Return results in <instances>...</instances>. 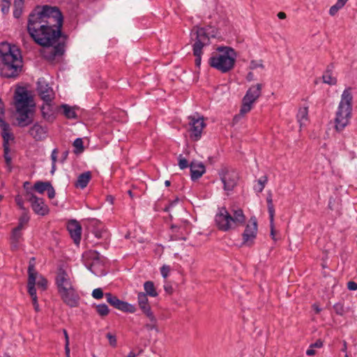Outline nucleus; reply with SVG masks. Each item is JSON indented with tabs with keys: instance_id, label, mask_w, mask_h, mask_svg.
I'll list each match as a JSON object with an SVG mask.
<instances>
[{
	"instance_id": "nucleus-1",
	"label": "nucleus",
	"mask_w": 357,
	"mask_h": 357,
	"mask_svg": "<svg viewBox=\"0 0 357 357\" xmlns=\"http://www.w3.org/2000/svg\"><path fill=\"white\" fill-rule=\"evenodd\" d=\"M63 15L57 7L47 5L37 6L29 15L27 31L34 41L46 48L43 56L53 60L64 52V43L57 40L61 38Z\"/></svg>"
},
{
	"instance_id": "nucleus-2",
	"label": "nucleus",
	"mask_w": 357,
	"mask_h": 357,
	"mask_svg": "<svg viewBox=\"0 0 357 357\" xmlns=\"http://www.w3.org/2000/svg\"><path fill=\"white\" fill-rule=\"evenodd\" d=\"M22 57L15 45L3 42L0 44V75L6 78L17 77L22 70Z\"/></svg>"
},
{
	"instance_id": "nucleus-3",
	"label": "nucleus",
	"mask_w": 357,
	"mask_h": 357,
	"mask_svg": "<svg viewBox=\"0 0 357 357\" xmlns=\"http://www.w3.org/2000/svg\"><path fill=\"white\" fill-rule=\"evenodd\" d=\"M245 220L243 211L234 206L230 208L229 211L225 207L219 208L215 217L216 226L223 231L243 225Z\"/></svg>"
},
{
	"instance_id": "nucleus-4",
	"label": "nucleus",
	"mask_w": 357,
	"mask_h": 357,
	"mask_svg": "<svg viewBox=\"0 0 357 357\" xmlns=\"http://www.w3.org/2000/svg\"><path fill=\"white\" fill-rule=\"evenodd\" d=\"M15 106L18 116L17 118L18 124L24 127L33 121V105L31 104V100L27 91L23 88H19L15 93Z\"/></svg>"
},
{
	"instance_id": "nucleus-5",
	"label": "nucleus",
	"mask_w": 357,
	"mask_h": 357,
	"mask_svg": "<svg viewBox=\"0 0 357 357\" xmlns=\"http://www.w3.org/2000/svg\"><path fill=\"white\" fill-rule=\"evenodd\" d=\"M351 91V88H347L343 91L335 114L334 128L337 132H342L347 126L351 118L353 96Z\"/></svg>"
},
{
	"instance_id": "nucleus-6",
	"label": "nucleus",
	"mask_w": 357,
	"mask_h": 357,
	"mask_svg": "<svg viewBox=\"0 0 357 357\" xmlns=\"http://www.w3.org/2000/svg\"><path fill=\"white\" fill-rule=\"evenodd\" d=\"M217 50L218 53L213 54L208 60L210 66L222 73L231 70L236 59L235 50L229 47H219Z\"/></svg>"
},
{
	"instance_id": "nucleus-7",
	"label": "nucleus",
	"mask_w": 357,
	"mask_h": 357,
	"mask_svg": "<svg viewBox=\"0 0 357 357\" xmlns=\"http://www.w3.org/2000/svg\"><path fill=\"white\" fill-rule=\"evenodd\" d=\"M191 37L193 44V54L195 58V65L199 67L201 65L202 49L209 45L210 38L204 28L195 26L191 31Z\"/></svg>"
},
{
	"instance_id": "nucleus-8",
	"label": "nucleus",
	"mask_w": 357,
	"mask_h": 357,
	"mask_svg": "<svg viewBox=\"0 0 357 357\" xmlns=\"http://www.w3.org/2000/svg\"><path fill=\"white\" fill-rule=\"evenodd\" d=\"M261 84L252 85L248 89L242 100L241 114L244 115L252 109L253 104L261 96Z\"/></svg>"
},
{
	"instance_id": "nucleus-9",
	"label": "nucleus",
	"mask_w": 357,
	"mask_h": 357,
	"mask_svg": "<svg viewBox=\"0 0 357 357\" xmlns=\"http://www.w3.org/2000/svg\"><path fill=\"white\" fill-rule=\"evenodd\" d=\"M220 180L223 184V189L229 195L237 185L239 176L238 173L231 169L223 168L219 172Z\"/></svg>"
},
{
	"instance_id": "nucleus-10",
	"label": "nucleus",
	"mask_w": 357,
	"mask_h": 357,
	"mask_svg": "<svg viewBox=\"0 0 357 357\" xmlns=\"http://www.w3.org/2000/svg\"><path fill=\"white\" fill-rule=\"evenodd\" d=\"M84 258L88 268L96 275L103 274L102 268L98 269V266H102L105 262V258L94 250H89L84 254Z\"/></svg>"
},
{
	"instance_id": "nucleus-11",
	"label": "nucleus",
	"mask_w": 357,
	"mask_h": 357,
	"mask_svg": "<svg viewBox=\"0 0 357 357\" xmlns=\"http://www.w3.org/2000/svg\"><path fill=\"white\" fill-rule=\"evenodd\" d=\"M257 233V218L251 217L248 222L245 229L242 234L243 244L250 246L253 244Z\"/></svg>"
},
{
	"instance_id": "nucleus-12",
	"label": "nucleus",
	"mask_w": 357,
	"mask_h": 357,
	"mask_svg": "<svg viewBox=\"0 0 357 357\" xmlns=\"http://www.w3.org/2000/svg\"><path fill=\"white\" fill-rule=\"evenodd\" d=\"M26 199L31 203L33 211L39 215H45L49 212L48 206L43 199L36 197L33 193L27 192Z\"/></svg>"
},
{
	"instance_id": "nucleus-13",
	"label": "nucleus",
	"mask_w": 357,
	"mask_h": 357,
	"mask_svg": "<svg viewBox=\"0 0 357 357\" xmlns=\"http://www.w3.org/2000/svg\"><path fill=\"white\" fill-rule=\"evenodd\" d=\"M190 126V137L195 140L197 141L199 139L202 135L203 128L205 127L204 119L199 116H190L188 117Z\"/></svg>"
},
{
	"instance_id": "nucleus-14",
	"label": "nucleus",
	"mask_w": 357,
	"mask_h": 357,
	"mask_svg": "<svg viewBox=\"0 0 357 357\" xmlns=\"http://www.w3.org/2000/svg\"><path fill=\"white\" fill-rule=\"evenodd\" d=\"M107 301L114 307L123 312L133 313L136 311V307L125 301L119 300L116 296L110 293L105 294Z\"/></svg>"
},
{
	"instance_id": "nucleus-15",
	"label": "nucleus",
	"mask_w": 357,
	"mask_h": 357,
	"mask_svg": "<svg viewBox=\"0 0 357 357\" xmlns=\"http://www.w3.org/2000/svg\"><path fill=\"white\" fill-rule=\"evenodd\" d=\"M63 302L70 307H77L79 301V296L75 288L63 290L59 292Z\"/></svg>"
},
{
	"instance_id": "nucleus-16",
	"label": "nucleus",
	"mask_w": 357,
	"mask_h": 357,
	"mask_svg": "<svg viewBox=\"0 0 357 357\" xmlns=\"http://www.w3.org/2000/svg\"><path fill=\"white\" fill-rule=\"evenodd\" d=\"M56 284L57 286L58 292L75 288L70 276L63 269H60L57 273L56 277Z\"/></svg>"
},
{
	"instance_id": "nucleus-17",
	"label": "nucleus",
	"mask_w": 357,
	"mask_h": 357,
	"mask_svg": "<svg viewBox=\"0 0 357 357\" xmlns=\"http://www.w3.org/2000/svg\"><path fill=\"white\" fill-rule=\"evenodd\" d=\"M37 91L44 102H52L54 99V92L43 80H38Z\"/></svg>"
},
{
	"instance_id": "nucleus-18",
	"label": "nucleus",
	"mask_w": 357,
	"mask_h": 357,
	"mask_svg": "<svg viewBox=\"0 0 357 357\" xmlns=\"http://www.w3.org/2000/svg\"><path fill=\"white\" fill-rule=\"evenodd\" d=\"M68 230L76 245H79L81 240L82 227L80 224L75 220H70L67 226Z\"/></svg>"
},
{
	"instance_id": "nucleus-19",
	"label": "nucleus",
	"mask_w": 357,
	"mask_h": 357,
	"mask_svg": "<svg viewBox=\"0 0 357 357\" xmlns=\"http://www.w3.org/2000/svg\"><path fill=\"white\" fill-rule=\"evenodd\" d=\"M29 134L36 141L45 139L47 134V128L39 123H35L29 130Z\"/></svg>"
},
{
	"instance_id": "nucleus-20",
	"label": "nucleus",
	"mask_w": 357,
	"mask_h": 357,
	"mask_svg": "<svg viewBox=\"0 0 357 357\" xmlns=\"http://www.w3.org/2000/svg\"><path fill=\"white\" fill-rule=\"evenodd\" d=\"M138 305L143 313L146 317H151L153 319V312L149 303V300L146 294L139 292L137 295Z\"/></svg>"
},
{
	"instance_id": "nucleus-21",
	"label": "nucleus",
	"mask_w": 357,
	"mask_h": 357,
	"mask_svg": "<svg viewBox=\"0 0 357 357\" xmlns=\"http://www.w3.org/2000/svg\"><path fill=\"white\" fill-rule=\"evenodd\" d=\"M0 128L1 129V137L3 138V146H10L9 142L14 140V136L10 132L9 124L5 121H0Z\"/></svg>"
},
{
	"instance_id": "nucleus-22",
	"label": "nucleus",
	"mask_w": 357,
	"mask_h": 357,
	"mask_svg": "<svg viewBox=\"0 0 357 357\" xmlns=\"http://www.w3.org/2000/svg\"><path fill=\"white\" fill-rule=\"evenodd\" d=\"M191 178L195 181L200 178L205 172V167L202 162H192L190 165Z\"/></svg>"
},
{
	"instance_id": "nucleus-23",
	"label": "nucleus",
	"mask_w": 357,
	"mask_h": 357,
	"mask_svg": "<svg viewBox=\"0 0 357 357\" xmlns=\"http://www.w3.org/2000/svg\"><path fill=\"white\" fill-rule=\"evenodd\" d=\"M91 178V174L90 172H86L81 174L75 183V186L84 189L86 188Z\"/></svg>"
},
{
	"instance_id": "nucleus-24",
	"label": "nucleus",
	"mask_w": 357,
	"mask_h": 357,
	"mask_svg": "<svg viewBox=\"0 0 357 357\" xmlns=\"http://www.w3.org/2000/svg\"><path fill=\"white\" fill-rule=\"evenodd\" d=\"M41 112L44 119L50 121L53 116V107L52 102H44L41 106Z\"/></svg>"
},
{
	"instance_id": "nucleus-25",
	"label": "nucleus",
	"mask_w": 357,
	"mask_h": 357,
	"mask_svg": "<svg viewBox=\"0 0 357 357\" xmlns=\"http://www.w3.org/2000/svg\"><path fill=\"white\" fill-rule=\"evenodd\" d=\"M22 240V231H17L13 229L10 236L11 246L14 249H17L19 243Z\"/></svg>"
},
{
	"instance_id": "nucleus-26",
	"label": "nucleus",
	"mask_w": 357,
	"mask_h": 357,
	"mask_svg": "<svg viewBox=\"0 0 357 357\" xmlns=\"http://www.w3.org/2000/svg\"><path fill=\"white\" fill-rule=\"evenodd\" d=\"M144 289L146 291V296L149 295L151 297H156L158 294L155 288L154 284L151 281H146L144 284Z\"/></svg>"
},
{
	"instance_id": "nucleus-27",
	"label": "nucleus",
	"mask_w": 357,
	"mask_h": 357,
	"mask_svg": "<svg viewBox=\"0 0 357 357\" xmlns=\"http://www.w3.org/2000/svg\"><path fill=\"white\" fill-rule=\"evenodd\" d=\"M308 110L307 107L301 108L297 114V119L301 127L305 126L307 121Z\"/></svg>"
},
{
	"instance_id": "nucleus-28",
	"label": "nucleus",
	"mask_w": 357,
	"mask_h": 357,
	"mask_svg": "<svg viewBox=\"0 0 357 357\" xmlns=\"http://www.w3.org/2000/svg\"><path fill=\"white\" fill-rule=\"evenodd\" d=\"M37 277L31 276L28 278V292L31 298H36V289L35 288Z\"/></svg>"
},
{
	"instance_id": "nucleus-29",
	"label": "nucleus",
	"mask_w": 357,
	"mask_h": 357,
	"mask_svg": "<svg viewBox=\"0 0 357 357\" xmlns=\"http://www.w3.org/2000/svg\"><path fill=\"white\" fill-rule=\"evenodd\" d=\"M348 0H337L335 5L331 7L329 14L332 16L335 15L340 9L344 7Z\"/></svg>"
},
{
	"instance_id": "nucleus-30",
	"label": "nucleus",
	"mask_w": 357,
	"mask_h": 357,
	"mask_svg": "<svg viewBox=\"0 0 357 357\" xmlns=\"http://www.w3.org/2000/svg\"><path fill=\"white\" fill-rule=\"evenodd\" d=\"M24 0H14L15 10L13 15L15 18H19L22 13V6Z\"/></svg>"
},
{
	"instance_id": "nucleus-31",
	"label": "nucleus",
	"mask_w": 357,
	"mask_h": 357,
	"mask_svg": "<svg viewBox=\"0 0 357 357\" xmlns=\"http://www.w3.org/2000/svg\"><path fill=\"white\" fill-rule=\"evenodd\" d=\"M50 184V182L37 181L33 185V189L38 192L43 194L45 191H47Z\"/></svg>"
},
{
	"instance_id": "nucleus-32",
	"label": "nucleus",
	"mask_w": 357,
	"mask_h": 357,
	"mask_svg": "<svg viewBox=\"0 0 357 357\" xmlns=\"http://www.w3.org/2000/svg\"><path fill=\"white\" fill-rule=\"evenodd\" d=\"M323 82L329 85H335L337 83V79L332 75L331 71L326 70L323 75Z\"/></svg>"
},
{
	"instance_id": "nucleus-33",
	"label": "nucleus",
	"mask_w": 357,
	"mask_h": 357,
	"mask_svg": "<svg viewBox=\"0 0 357 357\" xmlns=\"http://www.w3.org/2000/svg\"><path fill=\"white\" fill-rule=\"evenodd\" d=\"M61 107L63 109V114L68 119H75L77 117L75 107H70L68 105H63Z\"/></svg>"
},
{
	"instance_id": "nucleus-34",
	"label": "nucleus",
	"mask_w": 357,
	"mask_h": 357,
	"mask_svg": "<svg viewBox=\"0 0 357 357\" xmlns=\"http://www.w3.org/2000/svg\"><path fill=\"white\" fill-rule=\"evenodd\" d=\"M36 265V259L32 257L29 260V267H28V278H31V276L37 277L38 273L35 268Z\"/></svg>"
},
{
	"instance_id": "nucleus-35",
	"label": "nucleus",
	"mask_w": 357,
	"mask_h": 357,
	"mask_svg": "<svg viewBox=\"0 0 357 357\" xmlns=\"http://www.w3.org/2000/svg\"><path fill=\"white\" fill-rule=\"evenodd\" d=\"M147 318L149 319L150 323L146 324L145 325V328L148 331L155 330L156 332H158L159 330H158V325H157V319H156L155 317L154 316V314H153V319L151 317H147Z\"/></svg>"
},
{
	"instance_id": "nucleus-36",
	"label": "nucleus",
	"mask_w": 357,
	"mask_h": 357,
	"mask_svg": "<svg viewBox=\"0 0 357 357\" xmlns=\"http://www.w3.org/2000/svg\"><path fill=\"white\" fill-rule=\"evenodd\" d=\"M267 182L268 178L266 176L261 177L257 181L258 185L255 187V190L258 192H262Z\"/></svg>"
},
{
	"instance_id": "nucleus-37",
	"label": "nucleus",
	"mask_w": 357,
	"mask_h": 357,
	"mask_svg": "<svg viewBox=\"0 0 357 357\" xmlns=\"http://www.w3.org/2000/svg\"><path fill=\"white\" fill-rule=\"evenodd\" d=\"M267 204H268V210L269 213L270 218L273 220V218H274L275 215V209L274 206L273 204V200H272V196L270 194L266 199Z\"/></svg>"
},
{
	"instance_id": "nucleus-38",
	"label": "nucleus",
	"mask_w": 357,
	"mask_h": 357,
	"mask_svg": "<svg viewBox=\"0 0 357 357\" xmlns=\"http://www.w3.org/2000/svg\"><path fill=\"white\" fill-rule=\"evenodd\" d=\"M96 311L99 315L104 317L108 314L109 308L105 304H100L96 306Z\"/></svg>"
},
{
	"instance_id": "nucleus-39",
	"label": "nucleus",
	"mask_w": 357,
	"mask_h": 357,
	"mask_svg": "<svg viewBox=\"0 0 357 357\" xmlns=\"http://www.w3.org/2000/svg\"><path fill=\"white\" fill-rule=\"evenodd\" d=\"M257 68H264L262 60H252L250 63L249 68L250 70H255Z\"/></svg>"
},
{
	"instance_id": "nucleus-40",
	"label": "nucleus",
	"mask_w": 357,
	"mask_h": 357,
	"mask_svg": "<svg viewBox=\"0 0 357 357\" xmlns=\"http://www.w3.org/2000/svg\"><path fill=\"white\" fill-rule=\"evenodd\" d=\"M3 157L6 161V163L8 166H10L11 164V157L9 155L10 152V146H3Z\"/></svg>"
},
{
	"instance_id": "nucleus-41",
	"label": "nucleus",
	"mask_w": 357,
	"mask_h": 357,
	"mask_svg": "<svg viewBox=\"0 0 357 357\" xmlns=\"http://www.w3.org/2000/svg\"><path fill=\"white\" fill-rule=\"evenodd\" d=\"M10 6V0H1V12L3 14H7L9 10Z\"/></svg>"
},
{
	"instance_id": "nucleus-42",
	"label": "nucleus",
	"mask_w": 357,
	"mask_h": 357,
	"mask_svg": "<svg viewBox=\"0 0 357 357\" xmlns=\"http://www.w3.org/2000/svg\"><path fill=\"white\" fill-rule=\"evenodd\" d=\"M335 312L340 315H343L345 312L344 306L342 303H338L333 306Z\"/></svg>"
},
{
	"instance_id": "nucleus-43",
	"label": "nucleus",
	"mask_w": 357,
	"mask_h": 357,
	"mask_svg": "<svg viewBox=\"0 0 357 357\" xmlns=\"http://www.w3.org/2000/svg\"><path fill=\"white\" fill-rule=\"evenodd\" d=\"M29 221V216L28 215L27 211H23L22 214L19 218V222L22 224H24L25 225H27V223Z\"/></svg>"
},
{
	"instance_id": "nucleus-44",
	"label": "nucleus",
	"mask_w": 357,
	"mask_h": 357,
	"mask_svg": "<svg viewBox=\"0 0 357 357\" xmlns=\"http://www.w3.org/2000/svg\"><path fill=\"white\" fill-rule=\"evenodd\" d=\"M178 166L181 169H183L188 167V160L183 158L182 155H180L178 156Z\"/></svg>"
},
{
	"instance_id": "nucleus-45",
	"label": "nucleus",
	"mask_w": 357,
	"mask_h": 357,
	"mask_svg": "<svg viewBox=\"0 0 357 357\" xmlns=\"http://www.w3.org/2000/svg\"><path fill=\"white\" fill-rule=\"evenodd\" d=\"M73 146L78 149L79 152L84 150L83 141L81 138L76 139L73 142Z\"/></svg>"
},
{
	"instance_id": "nucleus-46",
	"label": "nucleus",
	"mask_w": 357,
	"mask_h": 357,
	"mask_svg": "<svg viewBox=\"0 0 357 357\" xmlns=\"http://www.w3.org/2000/svg\"><path fill=\"white\" fill-rule=\"evenodd\" d=\"M103 295V291L100 288L95 289L92 292V296L96 299L102 298Z\"/></svg>"
},
{
	"instance_id": "nucleus-47",
	"label": "nucleus",
	"mask_w": 357,
	"mask_h": 357,
	"mask_svg": "<svg viewBox=\"0 0 357 357\" xmlns=\"http://www.w3.org/2000/svg\"><path fill=\"white\" fill-rule=\"evenodd\" d=\"M15 200L17 205L20 207V209L23 210V211H27L24 206V201L20 195H17L15 197Z\"/></svg>"
},
{
	"instance_id": "nucleus-48",
	"label": "nucleus",
	"mask_w": 357,
	"mask_h": 357,
	"mask_svg": "<svg viewBox=\"0 0 357 357\" xmlns=\"http://www.w3.org/2000/svg\"><path fill=\"white\" fill-rule=\"evenodd\" d=\"M170 271V267L167 265H163L160 268L161 275L164 278H167Z\"/></svg>"
},
{
	"instance_id": "nucleus-49",
	"label": "nucleus",
	"mask_w": 357,
	"mask_h": 357,
	"mask_svg": "<svg viewBox=\"0 0 357 357\" xmlns=\"http://www.w3.org/2000/svg\"><path fill=\"white\" fill-rule=\"evenodd\" d=\"M37 284L38 287H40L43 290L46 289L47 286V281L43 277H40L38 281L37 282Z\"/></svg>"
},
{
	"instance_id": "nucleus-50",
	"label": "nucleus",
	"mask_w": 357,
	"mask_h": 357,
	"mask_svg": "<svg viewBox=\"0 0 357 357\" xmlns=\"http://www.w3.org/2000/svg\"><path fill=\"white\" fill-rule=\"evenodd\" d=\"M106 337L109 340V344L112 346V347H116V337L113 335H112L111 333H107L106 335Z\"/></svg>"
},
{
	"instance_id": "nucleus-51",
	"label": "nucleus",
	"mask_w": 357,
	"mask_h": 357,
	"mask_svg": "<svg viewBox=\"0 0 357 357\" xmlns=\"http://www.w3.org/2000/svg\"><path fill=\"white\" fill-rule=\"evenodd\" d=\"M270 227H271V236L272 238L274 241H275V227H274V218H273V220L271 219V218H270Z\"/></svg>"
},
{
	"instance_id": "nucleus-52",
	"label": "nucleus",
	"mask_w": 357,
	"mask_h": 357,
	"mask_svg": "<svg viewBox=\"0 0 357 357\" xmlns=\"http://www.w3.org/2000/svg\"><path fill=\"white\" fill-rule=\"evenodd\" d=\"M47 192L50 199H53L55 197V190L51 184L48 187Z\"/></svg>"
},
{
	"instance_id": "nucleus-53",
	"label": "nucleus",
	"mask_w": 357,
	"mask_h": 357,
	"mask_svg": "<svg viewBox=\"0 0 357 357\" xmlns=\"http://www.w3.org/2000/svg\"><path fill=\"white\" fill-rule=\"evenodd\" d=\"M57 154H58V149H54L52 151V154H51V159H52V164H56V162L57 161Z\"/></svg>"
},
{
	"instance_id": "nucleus-54",
	"label": "nucleus",
	"mask_w": 357,
	"mask_h": 357,
	"mask_svg": "<svg viewBox=\"0 0 357 357\" xmlns=\"http://www.w3.org/2000/svg\"><path fill=\"white\" fill-rule=\"evenodd\" d=\"M347 288L351 291L357 290V283L354 281H349L347 283Z\"/></svg>"
},
{
	"instance_id": "nucleus-55",
	"label": "nucleus",
	"mask_w": 357,
	"mask_h": 357,
	"mask_svg": "<svg viewBox=\"0 0 357 357\" xmlns=\"http://www.w3.org/2000/svg\"><path fill=\"white\" fill-rule=\"evenodd\" d=\"M164 289L169 294H172L173 293V287L170 284H165L164 285Z\"/></svg>"
},
{
	"instance_id": "nucleus-56",
	"label": "nucleus",
	"mask_w": 357,
	"mask_h": 357,
	"mask_svg": "<svg viewBox=\"0 0 357 357\" xmlns=\"http://www.w3.org/2000/svg\"><path fill=\"white\" fill-rule=\"evenodd\" d=\"M32 303H33L34 310L36 312H38L40 310V308H39V305L38 303V297L32 298Z\"/></svg>"
},
{
	"instance_id": "nucleus-57",
	"label": "nucleus",
	"mask_w": 357,
	"mask_h": 357,
	"mask_svg": "<svg viewBox=\"0 0 357 357\" xmlns=\"http://www.w3.org/2000/svg\"><path fill=\"white\" fill-rule=\"evenodd\" d=\"M323 346V342L321 340H318L314 343L310 345L311 348L316 347V348H321Z\"/></svg>"
},
{
	"instance_id": "nucleus-58",
	"label": "nucleus",
	"mask_w": 357,
	"mask_h": 357,
	"mask_svg": "<svg viewBox=\"0 0 357 357\" xmlns=\"http://www.w3.org/2000/svg\"><path fill=\"white\" fill-rule=\"evenodd\" d=\"M26 225H24V224H22L21 225V222H18V225L13 229V230L15 231H22V230L24 229V227H25Z\"/></svg>"
},
{
	"instance_id": "nucleus-59",
	"label": "nucleus",
	"mask_w": 357,
	"mask_h": 357,
	"mask_svg": "<svg viewBox=\"0 0 357 357\" xmlns=\"http://www.w3.org/2000/svg\"><path fill=\"white\" fill-rule=\"evenodd\" d=\"M26 225H24V224H22L21 225V222H18V225L13 229V230L15 231H22V230L24 229V227H25Z\"/></svg>"
},
{
	"instance_id": "nucleus-60",
	"label": "nucleus",
	"mask_w": 357,
	"mask_h": 357,
	"mask_svg": "<svg viewBox=\"0 0 357 357\" xmlns=\"http://www.w3.org/2000/svg\"><path fill=\"white\" fill-rule=\"evenodd\" d=\"M246 79L248 81V82H252L255 79V76H254V74L252 73V72H250L248 73L247 76H246Z\"/></svg>"
},
{
	"instance_id": "nucleus-61",
	"label": "nucleus",
	"mask_w": 357,
	"mask_h": 357,
	"mask_svg": "<svg viewBox=\"0 0 357 357\" xmlns=\"http://www.w3.org/2000/svg\"><path fill=\"white\" fill-rule=\"evenodd\" d=\"M312 308H313V310L315 311V312L317 314H319L321 312V309L316 303L312 305Z\"/></svg>"
},
{
	"instance_id": "nucleus-62",
	"label": "nucleus",
	"mask_w": 357,
	"mask_h": 357,
	"mask_svg": "<svg viewBox=\"0 0 357 357\" xmlns=\"http://www.w3.org/2000/svg\"><path fill=\"white\" fill-rule=\"evenodd\" d=\"M316 354V351L315 350H314L312 348L310 347V349H308L307 351H306V354L308 355V356H313Z\"/></svg>"
},
{
	"instance_id": "nucleus-63",
	"label": "nucleus",
	"mask_w": 357,
	"mask_h": 357,
	"mask_svg": "<svg viewBox=\"0 0 357 357\" xmlns=\"http://www.w3.org/2000/svg\"><path fill=\"white\" fill-rule=\"evenodd\" d=\"M277 16L280 20H284L287 17L286 13L284 12H279Z\"/></svg>"
},
{
	"instance_id": "nucleus-64",
	"label": "nucleus",
	"mask_w": 357,
	"mask_h": 357,
	"mask_svg": "<svg viewBox=\"0 0 357 357\" xmlns=\"http://www.w3.org/2000/svg\"><path fill=\"white\" fill-rule=\"evenodd\" d=\"M65 352H66V356H70L69 342H66L65 344Z\"/></svg>"
}]
</instances>
